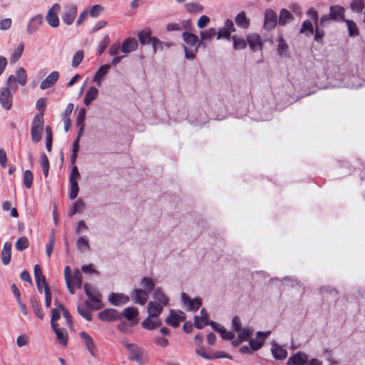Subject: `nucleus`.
Masks as SVG:
<instances>
[{
	"label": "nucleus",
	"mask_w": 365,
	"mask_h": 365,
	"mask_svg": "<svg viewBox=\"0 0 365 365\" xmlns=\"http://www.w3.org/2000/svg\"><path fill=\"white\" fill-rule=\"evenodd\" d=\"M314 23H312V21L310 19L309 20L304 21L299 29V33L304 34L307 37H309L314 34Z\"/></svg>",
	"instance_id": "473e14b6"
},
{
	"label": "nucleus",
	"mask_w": 365,
	"mask_h": 365,
	"mask_svg": "<svg viewBox=\"0 0 365 365\" xmlns=\"http://www.w3.org/2000/svg\"><path fill=\"white\" fill-rule=\"evenodd\" d=\"M11 244L10 242H5L3 247L1 259L4 264H8L11 261Z\"/></svg>",
	"instance_id": "4c0bfd02"
},
{
	"label": "nucleus",
	"mask_w": 365,
	"mask_h": 365,
	"mask_svg": "<svg viewBox=\"0 0 365 365\" xmlns=\"http://www.w3.org/2000/svg\"><path fill=\"white\" fill-rule=\"evenodd\" d=\"M308 361V356L304 352L299 351L292 354L287 361V365H305Z\"/></svg>",
	"instance_id": "aec40b11"
},
{
	"label": "nucleus",
	"mask_w": 365,
	"mask_h": 365,
	"mask_svg": "<svg viewBox=\"0 0 365 365\" xmlns=\"http://www.w3.org/2000/svg\"><path fill=\"white\" fill-rule=\"evenodd\" d=\"M182 37L187 46L190 47H196L199 48L200 46L202 45V42L198 40V37L190 32L185 31L182 34Z\"/></svg>",
	"instance_id": "4be33fe9"
},
{
	"label": "nucleus",
	"mask_w": 365,
	"mask_h": 365,
	"mask_svg": "<svg viewBox=\"0 0 365 365\" xmlns=\"http://www.w3.org/2000/svg\"><path fill=\"white\" fill-rule=\"evenodd\" d=\"M185 8L190 14H197L203 11L204 7L197 2H188L185 4Z\"/></svg>",
	"instance_id": "ea45409f"
},
{
	"label": "nucleus",
	"mask_w": 365,
	"mask_h": 365,
	"mask_svg": "<svg viewBox=\"0 0 365 365\" xmlns=\"http://www.w3.org/2000/svg\"><path fill=\"white\" fill-rule=\"evenodd\" d=\"M86 111L84 108H81L79 110L78 116L76 118V125H85L84 121L86 119Z\"/></svg>",
	"instance_id": "338daca9"
},
{
	"label": "nucleus",
	"mask_w": 365,
	"mask_h": 365,
	"mask_svg": "<svg viewBox=\"0 0 365 365\" xmlns=\"http://www.w3.org/2000/svg\"><path fill=\"white\" fill-rule=\"evenodd\" d=\"M140 285L143 287V290L148 292V294L155 290V282L150 277H144L140 281Z\"/></svg>",
	"instance_id": "58836bf2"
},
{
	"label": "nucleus",
	"mask_w": 365,
	"mask_h": 365,
	"mask_svg": "<svg viewBox=\"0 0 365 365\" xmlns=\"http://www.w3.org/2000/svg\"><path fill=\"white\" fill-rule=\"evenodd\" d=\"M153 298L155 302L159 303L163 306H166L169 302V298L163 292L161 287H156L153 293Z\"/></svg>",
	"instance_id": "c756f323"
},
{
	"label": "nucleus",
	"mask_w": 365,
	"mask_h": 365,
	"mask_svg": "<svg viewBox=\"0 0 365 365\" xmlns=\"http://www.w3.org/2000/svg\"><path fill=\"white\" fill-rule=\"evenodd\" d=\"M269 334V331L265 332L259 331L257 332V338L250 340V346L254 351L259 350L264 345L265 339Z\"/></svg>",
	"instance_id": "2eb2a0df"
},
{
	"label": "nucleus",
	"mask_w": 365,
	"mask_h": 365,
	"mask_svg": "<svg viewBox=\"0 0 365 365\" xmlns=\"http://www.w3.org/2000/svg\"><path fill=\"white\" fill-rule=\"evenodd\" d=\"M320 292L322 293H329L333 296L334 299L338 298V292L334 288L330 287V286H323L320 288Z\"/></svg>",
	"instance_id": "69168bd1"
},
{
	"label": "nucleus",
	"mask_w": 365,
	"mask_h": 365,
	"mask_svg": "<svg viewBox=\"0 0 365 365\" xmlns=\"http://www.w3.org/2000/svg\"><path fill=\"white\" fill-rule=\"evenodd\" d=\"M98 94V91L96 88L92 86L90 87L87 91L86 92V94L84 96L83 102L84 104L88 106L91 104V103L94 101Z\"/></svg>",
	"instance_id": "c9c22d12"
},
{
	"label": "nucleus",
	"mask_w": 365,
	"mask_h": 365,
	"mask_svg": "<svg viewBox=\"0 0 365 365\" xmlns=\"http://www.w3.org/2000/svg\"><path fill=\"white\" fill-rule=\"evenodd\" d=\"M103 11V7L101 5L96 4L91 8V10L88 13L91 17L97 18L100 16Z\"/></svg>",
	"instance_id": "0e129e2a"
},
{
	"label": "nucleus",
	"mask_w": 365,
	"mask_h": 365,
	"mask_svg": "<svg viewBox=\"0 0 365 365\" xmlns=\"http://www.w3.org/2000/svg\"><path fill=\"white\" fill-rule=\"evenodd\" d=\"M83 58V51L82 50H80L77 51L72 58V63L71 65L73 68H76L79 66L81 62L82 61Z\"/></svg>",
	"instance_id": "e2e57ef3"
},
{
	"label": "nucleus",
	"mask_w": 365,
	"mask_h": 365,
	"mask_svg": "<svg viewBox=\"0 0 365 365\" xmlns=\"http://www.w3.org/2000/svg\"><path fill=\"white\" fill-rule=\"evenodd\" d=\"M98 317L103 322H113L121 319V314L116 309L109 308L100 312Z\"/></svg>",
	"instance_id": "6e6552de"
},
{
	"label": "nucleus",
	"mask_w": 365,
	"mask_h": 365,
	"mask_svg": "<svg viewBox=\"0 0 365 365\" xmlns=\"http://www.w3.org/2000/svg\"><path fill=\"white\" fill-rule=\"evenodd\" d=\"M210 322L208 320V314L205 316H195L194 318V324L197 329H201L204 327L209 325Z\"/></svg>",
	"instance_id": "37998d69"
},
{
	"label": "nucleus",
	"mask_w": 365,
	"mask_h": 365,
	"mask_svg": "<svg viewBox=\"0 0 365 365\" xmlns=\"http://www.w3.org/2000/svg\"><path fill=\"white\" fill-rule=\"evenodd\" d=\"M43 23V16L41 14H37L34 16H33L26 28V33L29 35H34L40 29L41 26Z\"/></svg>",
	"instance_id": "1a4fd4ad"
},
{
	"label": "nucleus",
	"mask_w": 365,
	"mask_h": 365,
	"mask_svg": "<svg viewBox=\"0 0 365 365\" xmlns=\"http://www.w3.org/2000/svg\"><path fill=\"white\" fill-rule=\"evenodd\" d=\"M167 324L177 328L180 326V316L175 313L173 310H170V315L166 318Z\"/></svg>",
	"instance_id": "79ce46f5"
},
{
	"label": "nucleus",
	"mask_w": 365,
	"mask_h": 365,
	"mask_svg": "<svg viewBox=\"0 0 365 365\" xmlns=\"http://www.w3.org/2000/svg\"><path fill=\"white\" fill-rule=\"evenodd\" d=\"M314 41L317 43L324 45V37L325 36V31L324 29H320L318 27H314V34H313Z\"/></svg>",
	"instance_id": "3c124183"
},
{
	"label": "nucleus",
	"mask_w": 365,
	"mask_h": 365,
	"mask_svg": "<svg viewBox=\"0 0 365 365\" xmlns=\"http://www.w3.org/2000/svg\"><path fill=\"white\" fill-rule=\"evenodd\" d=\"M102 308V305H93L88 301L80 303L77 305V311L86 320L90 322L92 320L91 310H98Z\"/></svg>",
	"instance_id": "20e7f679"
},
{
	"label": "nucleus",
	"mask_w": 365,
	"mask_h": 365,
	"mask_svg": "<svg viewBox=\"0 0 365 365\" xmlns=\"http://www.w3.org/2000/svg\"><path fill=\"white\" fill-rule=\"evenodd\" d=\"M247 43L253 52L262 49L263 43L258 34L252 33L248 34L247 36Z\"/></svg>",
	"instance_id": "4468645a"
},
{
	"label": "nucleus",
	"mask_w": 365,
	"mask_h": 365,
	"mask_svg": "<svg viewBox=\"0 0 365 365\" xmlns=\"http://www.w3.org/2000/svg\"><path fill=\"white\" fill-rule=\"evenodd\" d=\"M364 8V0H352L350 9L353 12L361 13Z\"/></svg>",
	"instance_id": "8fccbe9b"
},
{
	"label": "nucleus",
	"mask_w": 365,
	"mask_h": 365,
	"mask_svg": "<svg viewBox=\"0 0 365 365\" xmlns=\"http://www.w3.org/2000/svg\"><path fill=\"white\" fill-rule=\"evenodd\" d=\"M70 267L68 266L65 267L64 268V277L66 282V286L71 294H73L75 291L71 286V275H70Z\"/></svg>",
	"instance_id": "052dcab7"
},
{
	"label": "nucleus",
	"mask_w": 365,
	"mask_h": 365,
	"mask_svg": "<svg viewBox=\"0 0 365 365\" xmlns=\"http://www.w3.org/2000/svg\"><path fill=\"white\" fill-rule=\"evenodd\" d=\"M16 76H9L6 82V86L11 89H14V91H16L17 88L16 82L21 86H25L27 82V75L24 68H19L16 71Z\"/></svg>",
	"instance_id": "7ed1b4c3"
},
{
	"label": "nucleus",
	"mask_w": 365,
	"mask_h": 365,
	"mask_svg": "<svg viewBox=\"0 0 365 365\" xmlns=\"http://www.w3.org/2000/svg\"><path fill=\"white\" fill-rule=\"evenodd\" d=\"M293 20L294 16L289 11L286 9H281L278 19V24L279 26H284Z\"/></svg>",
	"instance_id": "2f4dec72"
},
{
	"label": "nucleus",
	"mask_w": 365,
	"mask_h": 365,
	"mask_svg": "<svg viewBox=\"0 0 365 365\" xmlns=\"http://www.w3.org/2000/svg\"><path fill=\"white\" fill-rule=\"evenodd\" d=\"M216 34L217 31L214 28H210L200 32L201 40H211Z\"/></svg>",
	"instance_id": "5fc2aeb1"
},
{
	"label": "nucleus",
	"mask_w": 365,
	"mask_h": 365,
	"mask_svg": "<svg viewBox=\"0 0 365 365\" xmlns=\"http://www.w3.org/2000/svg\"><path fill=\"white\" fill-rule=\"evenodd\" d=\"M33 180L34 175L32 172L29 170H25L23 176V183L26 189L29 190L31 188Z\"/></svg>",
	"instance_id": "49530a36"
},
{
	"label": "nucleus",
	"mask_w": 365,
	"mask_h": 365,
	"mask_svg": "<svg viewBox=\"0 0 365 365\" xmlns=\"http://www.w3.org/2000/svg\"><path fill=\"white\" fill-rule=\"evenodd\" d=\"M162 324L160 318H155L148 316L143 322L142 327L148 330H154Z\"/></svg>",
	"instance_id": "bb28decb"
},
{
	"label": "nucleus",
	"mask_w": 365,
	"mask_h": 365,
	"mask_svg": "<svg viewBox=\"0 0 365 365\" xmlns=\"http://www.w3.org/2000/svg\"><path fill=\"white\" fill-rule=\"evenodd\" d=\"M138 311L135 307H127L125 308L121 314V318L123 317L127 320L130 321L131 322V325H135L138 323Z\"/></svg>",
	"instance_id": "412c9836"
},
{
	"label": "nucleus",
	"mask_w": 365,
	"mask_h": 365,
	"mask_svg": "<svg viewBox=\"0 0 365 365\" xmlns=\"http://www.w3.org/2000/svg\"><path fill=\"white\" fill-rule=\"evenodd\" d=\"M56 335L59 342L66 346L68 342V335L66 331L64 329L56 330Z\"/></svg>",
	"instance_id": "6e6d98bb"
},
{
	"label": "nucleus",
	"mask_w": 365,
	"mask_h": 365,
	"mask_svg": "<svg viewBox=\"0 0 365 365\" xmlns=\"http://www.w3.org/2000/svg\"><path fill=\"white\" fill-rule=\"evenodd\" d=\"M277 42L278 43L277 47V51L279 56L285 57L287 56V51L289 49V46L285 41L282 35H280L277 38Z\"/></svg>",
	"instance_id": "7c9ffc66"
},
{
	"label": "nucleus",
	"mask_w": 365,
	"mask_h": 365,
	"mask_svg": "<svg viewBox=\"0 0 365 365\" xmlns=\"http://www.w3.org/2000/svg\"><path fill=\"white\" fill-rule=\"evenodd\" d=\"M61 9L59 4H54L47 12L46 20L47 23L53 28H57L59 26V19L58 13Z\"/></svg>",
	"instance_id": "423d86ee"
},
{
	"label": "nucleus",
	"mask_w": 365,
	"mask_h": 365,
	"mask_svg": "<svg viewBox=\"0 0 365 365\" xmlns=\"http://www.w3.org/2000/svg\"><path fill=\"white\" fill-rule=\"evenodd\" d=\"M163 307H164L163 305H162L159 303L154 302L153 301H150L148 303V306H147L148 316L155 317V318H159V316L163 311Z\"/></svg>",
	"instance_id": "cd10ccee"
},
{
	"label": "nucleus",
	"mask_w": 365,
	"mask_h": 365,
	"mask_svg": "<svg viewBox=\"0 0 365 365\" xmlns=\"http://www.w3.org/2000/svg\"><path fill=\"white\" fill-rule=\"evenodd\" d=\"M70 190L68 193L69 198L74 200L77 196L79 191V187L77 181H69Z\"/></svg>",
	"instance_id": "864d4df0"
},
{
	"label": "nucleus",
	"mask_w": 365,
	"mask_h": 365,
	"mask_svg": "<svg viewBox=\"0 0 365 365\" xmlns=\"http://www.w3.org/2000/svg\"><path fill=\"white\" fill-rule=\"evenodd\" d=\"M10 90L11 89L7 86L6 88H2L0 90L1 105L7 110H10L12 106V96Z\"/></svg>",
	"instance_id": "9b49d317"
},
{
	"label": "nucleus",
	"mask_w": 365,
	"mask_h": 365,
	"mask_svg": "<svg viewBox=\"0 0 365 365\" xmlns=\"http://www.w3.org/2000/svg\"><path fill=\"white\" fill-rule=\"evenodd\" d=\"M29 303L36 317L40 319H43L44 317V312L36 297H31L29 299Z\"/></svg>",
	"instance_id": "e433bc0d"
},
{
	"label": "nucleus",
	"mask_w": 365,
	"mask_h": 365,
	"mask_svg": "<svg viewBox=\"0 0 365 365\" xmlns=\"http://www.w3.org/2000/svg\"><path fill=\"white\" fill-rule=\"evenodd\" d=\"M108 302L113 306L120 307L127 304L130 298L123 293L111 292L108 297Z\"/></svg>",
	"instance_id": "f8f14e48"
},
{
	"label": "nucleus",
	"mask_w": 365,
	"mask_h": 365,
	"mask_svg": "<svg viewBox=\"0 0 365 365\" xmlns=\"http://www.w3.org/2000/svg\"><path fill=\"white\" fill-rule=\"evenodd\" d=\"M306 15L313 21L314 27L324 29L329 26V24L319 18L318 11L314 8L310 7L306 12Z\"/></svg>",
	"instance_id": "f3484780"
},
{
	"label": "nucleus",
	"mask_w": 365,
	"mask_h": 365,
	"mask_svg": "<svg viewBox=\"0 0 365 365\" xmlns=\"http://www.w3.org/2000/svg\"><path fill=\"white\" fill-rule=\"evenodd\" d=\"M264 29L267 31L274 29L277 24V16L276 12L271 9H267L264 11Z\"/></svg>",
	"instance_id": "0eeeda50"
},
{
	"label": "nucleus",
	"mask_w": 365,
	"mask_h": 365,
	"mask_svg": "<svg viewBox=\"0 0 365 365\" xmlns=\"http://www.w3.org/2000/svg\"><path fill=\"white\" fill-rule=\"evenodd\" d=\"M120 50L121 51V46L120 43H114L110 46L108 49V53L110 56H115L119 53Z\"/></svg>",
	"instance_id": "774afa93"
},
{
	"label": "nucleus",
	"mask_w": 365,
	"mask_h": 365,
	"mask_svg": "<svg viewBox=\"0 0 365 365\" xmlns=\"http://www.w3.org/2000/svg\"><path fill=\"white\" fill-rule=\"evenodd\" d=\"M345 9L339 5H332L329 7V17L334 21H344Z\"/></svg>",
	"instance_id": "ddd939ff"
},
{
	"label": "nucleus",
	"mask_w": 365,
	"mask_h": 365,
	"mask_svg": "<svg viewBox=\"0 0 365 365\" xmlns=\"http://www.w3.org/2000/svg\"><path fill=\"white\" fill-rule=\"evenodd\" d=\"M181 299L182 302L185 304H187L188 307V310H197L202 305V300L200 298H195L192 299L189 296H187L185 292L181 294Z\"/></svg>",
	"instance_id": "6ab92c4d"
},
{
	"label": "nucleus",
	"mask_w": 365,
	"mask_h": 365,
	"mask_svg": "<svg viewBox=\"0 0 365 365\" xmlns=\"http://www.w3.org/2000/svg\"><path fill=\"white\" fill-rule=\"evenodd\" d=\"M78 7L76 4H68L64 6L63 11L61 14L63 22L69 26L71 25L77 16Z\"/></svg>",
	"instance_id": "39448f33"
},
{
	"label": "nucleus",
	"mask_w": 365,
	"mask_h": 365,
	"mask_svg": "<svg viewBox=\"0 0 365 365\" xmlns=\"http://www.w3.org/2000/svg\"><path fill=\"white\" fill-rule=\"evenodd\" d=\"M85 206H86V205H85V202H83V200H81V199H78L73 205V206L70 208L68 214V216L69 217H72L76 213L79 212H82L84 210Z\"/></svg>",
	"instance_id": "a19ab883"
},
{
	"label": "nucleus",
	"mask_w": 365,
	"mask_h": 365,
	"mask_svg": "<svg viewBox=\"0 0 365 365\" xmlns=\"http://www.w3.org/2000/svg\"><path fill=\"white\" fill-rule=\"evenodd\" d=\"M16 249L18 251H23L29 247V240L26 237H20L16 242Z\"/></svg>",
	"instance_id": "13d9d810"
},
{
	"label": "nucleus",
	"mask_w": 365,
	"mask_h": 365,
	"mask_svg": "<svg viewBox=\"0 0 365 365\" xmlns=\"http://www.w3.org/2000/svg\"><path fill=\"white\" fill-rule=\"evenodd\" d=\"M43 129V118L42 115H36L34 116L31 124V139L34 143H38L41 138V134Z\"/></svg>",
	"instance_id": "f03ea898"
},
{
	"label": "nucleus",
	"mask_w": 365,
	"mask_h": 365,
	"mask_svg": "<svg viewBox=\"0 0 365 365\" xmlns=\"http://www.w3.org/2000/svg\"><path fill=\"white\" fill-rule=\"evenodd\" d=\"M76 246L81 252L90 250L88 241L84 237H80L78 239Z\"/></svg>",
	"instance_id": "4d7b16f0"
},
{
	"label": "nucleus",
	"mask_w": 365,
	"mask_h": 365,
	"mask_svg": "<svg viewBox=\"0 0 365 365\" xmlns=\"http://www.w3.org/2000/svg\"><path fill=\"white\" fill-rule=\"evenodd\" d=\"M24 49V44L22 43H19V46H17V48L14 51V52L12 53V54L11 56V58H10L11 63H16L21 58V56H22Z\"/></svg>",
	"instance_id": "09e8293b"
},
{
	"label": "nucleus",
	"mask_w": 365,
	"mask_h": 365,
	"mask_svg": "<svg viewBox=\"0 0 365 365\" xmlns=\"http://www.w3.org/2000/svg\"><path fill=\"white\" fill-rule=\"evenodd\" d=\"M232 38L233 41V46H234L235 49L240 50V49H244L247 47V41L244 38L240 37L237 35H234L232 37Z\"/></svg>",
	"instance_id": "a18cd8bd"
},
{
	"label": "nucleus",
	"mask_w": 365,
	"mask_h": 365,
	"mask_svg": "<svg viewBox=\"0 0 365 365\" xmlns=\"http://www.w3.org/2000/svg\"><path fill=\"white\" fill-rule=\"evenodd\" d=\"M91 288V284L85 283L83 285L85 294L88 297L89 300L95 304L94 305H102L103 307V304L101 302V294L96 289L92 290Z\"/></svg>",
	"instance_id": "9d476101"
},
{
	"label": "nucleus",
	"mask_w": 365,
	"mask_h": 365,
	"mask_svg": "<svg viewBox=\"0 0 365 365\" xmlns=\"http://www.w3.org/2000/svg\"><path fill=\"white\" fill-rule=\"evenodd\" d=\"M72 281L77 288H81L82 286V274L78 269H76L72 275Z\"/></svg>",
	"instance_id": "bf43d9fd"
},
{
	"label": "nucleus",
	"mask_w": 365,
	"mask_h": 365,
	"mask_svg": "<svg viewBox=\"0 0 365 365\" xmlns=\"http://www.w3.org/2000/svg\"><path fill=\"white\" fill-rule=\"evenodd\" d=\"M34 277L36 282V286L38 291L40 293H42L43 287L45 288L46 286H48L46 283V278L44 275H43L41 267L38 264H36L34 266Z\"/></svg>",
	"instance_id": "a211bd4d"
},
{
	"label": "nucleus",
	"mask_w": 365,
	"mask_h": 365,
	"mask_svg": "<svg viewBox=\"0 0 365 365\" xmlns=\"http://www.w3.org/2000/svg\"><path fill=\"white\" fill-rule=\"evenodd\" d=\"M271 351L273 357L276 360H283L287 356V351L282 346L273 342L272 344Z\"/></svg>",
	"instance_id": "a878e982"
},
{
	"label": "nucleus",
	"mask_w": 365,
	"mask_h": 365,
	"mask_svg": "<svg viewBox=\"0 0 365 365\" xmlns=\"http://www.w3.org/2000/svg\"><path fill=\"white\" fill-rule=\"evenodd\" d=\"M110 68V65L109 64H104L99 67V68L97 70L93 78V81L96 83L98 86H101L102 81L106 76V74L108 73L109 69Z\"/></svg>",
	"instance_id": "b1692460"
},
{
	"label": "nucleus",
	"mask_w": 365,
	"mask_h": 365,
	"mask_svg": "<svg viewBox=\"0 0 365 365\" xmlns=\"http://www.w3.org/2000/svg\"><path fill=\"white\" fill-rule=\"evenodd\" d=\"M79 335L81 339L83 340L88 351L93 355L96 349V346L92 337L85 331H81Z\"/></svg>",
	"instance_id": "72a5a7b5"
},
{
	"label": "nucleus",
	"mask_w": 365,
	"mask_h": 365,
	"mask_svg": "<svg viewBox=\"0 0 365 365\" xmlns=\"http://www.w3.org/2000/svg\"><path fill=\"white\" fill-rule=\"evenodd\" d=\"M138 38L142 45H152L155 37L151 36V31L147 28L138 32Z\"/></svg>",
	"instance_id": "c85d7f7f"
},
{
	"label": "nucleus",
	"mask_w": 365,
	"mask_h": 365,
	"mask_svg": "<svg viewBox=\"0 0 365 365\" xmlns=\"http://www.w3.org/2000/svg\"><path fill=\"white\" fill-rule=\"evenodd\" d=\"M110 37L108 34L105 35L102 40L100 41L98 46L97 48V55L101 56L106 50V48L108 46L110 43Z\"/></svg>",
	"instance_id": "de8ad7c7"
},
{
	"label": "nucleus",
	"mask_w": 365,
	"mask_h": 365,
	"mask_svg": "<svg viewBox=\"0 0 365 365\" xmlns=\"http://www.w3.org/2000/svg\"><path fill=\"white\" fill-rule=\"evenodd\" d=\"M344 22L347 25L349 36L350 37H356L357 36H359V29L354 21L346 19Z\"/></svg>",
	"instance_id": "c03bdc74"
},
{
	"label": "nucleus",
	"mask_w": 365,
	"mask_h": 365,
	"mask_svg": "<svg viewBox=\"0 0 365 365\" xmlns=\"http://www.w3.org/2000/svg\"><path fill=\"white\" fill-rule=\"evenodd\" d=\"M121 345L128 351V359L142 365L144 363L145 356V349L136 344L130 343L128 340H121Z\"/></svg>",
	"instance_id": "f257e3e1"
},
{
	"label": "nucleus",
	"mask_w": 365,
	"mask_h": 365,
	"mask_svg": "<svg viewBox=\"0 0 365 365\" xmlns=\"http://www.w3.org/2000/svg\"><path fill=\"white\" fill-rule=\"evenodd\" d=\"M253 329L251 328H244L239 331L238 337L242 341H247L253 334Z\"/></svg>",
	"instance_id": "603ef678"
},
{
	"label": "nucleus",
	"mask_w": 365,
	"mask_h": 365,
	"mask_svg": "<svg viewBox=\"0 0 365 365\" xmlns=\"http://www.w3.org/2000/svg\"><path fill=\"white\" fill-rule=\"evenodd\" d=\"M138 41L133 38L125 39L121 45V51L124 53H130L138 48Z\"/></svg>",
	"instance_id": "393cba45"
},
{
	"label": "nucleus",
	"mask_w": 365,
	"mask_h": 365,
	"mask_svg": "<svg viewBox=\"0 0 365 365\" xmlns=\"http://www.w3.org/2000/svg\"><path fill=\"white\" fill-rule=\"evenodd\" d=\"M60 77L58 71L51 72L40 84L41 90H45L53 86Z\"/></svg>",
	"instance_id": "5701e85b"
},
{
	"label": "nucleus",
	"mask_w": 365,
	"mask_h": 365,
	"mask_svg": "<svg viewBox=\"0 0 365 365\" xmlns=\"http://www.w3.org/2000/svg\"><path fill=\"white\" fill-rule=\"evenodd\" d=\"M235 21L237 26L242 29H247L250 26V19L247 18L244 11H242L236 16Z\"/></svg>",
	"instance_id": "f704fd0d"
},
{
	"label": "nucleus",
	"mask_w": 365,
	"mask_h": 365,
	"mask_svg": "<svg viewBox=\"0 0 365 365\" xmlns=\"http://www.w3.org/2000/svg\"><path fill=\"white\" fill-rule=\"evenodd\" d=\"M148 292L143 290V289H134L131 297L133 299L134 303L140 305H145L148 299Z\"/></svg>",
	"instance_id": "dca6fc26"
},
{
	"label": "nucleus",
	"mask_w": 365,
	"mask_h": 365,
	"mask_svg": "<svg viewBox=\"0 0 365 365\" xmlns=\"http://www.w3.org/2000/svg\"><path fill=\"white\" fill-rule=\"evenodd\" d=\"M183 49L185 51V56L187 60L192 61L195 58V54L198 51L197 46L194 48V49H188L187 46L184 45Z\"/></svg>",
	"instance_id": "680f3d73"
}]
</instances>
